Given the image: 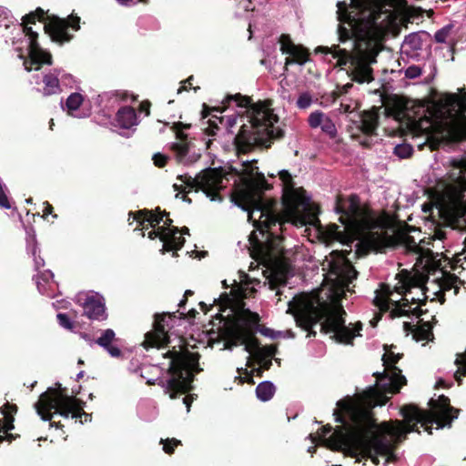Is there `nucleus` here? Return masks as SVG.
I'll return each mask as SVG.
<instances>
[{"instance_id":"4d7b16f0","label":"nucleus","mask_w":466,"mask_h":466,"mask_svg":"<svg viewBox=\"0 0 466 466\" xmlns=\"http://www.w3.org/2000/svg\"><path fill=\"white\" fill-rule=\"evenodd\" d=\"M311 96L309 93H303L299 96L297 100V106L299 108L305 109L311 105Z\"/></svg>"},{"instance_id":"e2e57ef3","label":"nucleus","mask_w":466,"mask_h":466,"mask_svg":"<svg viewBox=\"0 0 466 466\" xmlns=\"http://www.w3.org/2000/svg\"><path fill=\"white\" fill-rule=\"evenodd\" d=\"M422 71L420 66H411L406 69L405 76L409 78H416L421 75Z\"/></svg>"},{"instance_id":"4be33fe9","label":"nucleus","mask_w":466,"mask_h":466,"mask_svg":"<svg viewBox=\"0 0 466 466\" xmlns=\"http://www.w3.org/2000/svg\"><path fill=\"white\" fill-rule=\"evenodd\" d=\"M246 335L243 334V325L239 321V314L235 316L224 329L225 348L231 350L233 347L245 343Z\"/></svg>"},{"instance_id":"338daca9","label":"nucleus","mask_w":466,"mask_h":466,"mask_svg":"<svg viewBox=\"0 0 466 466\" xmlns=\"http://www.w3.org/2000/svg\"><path fill=\"white\" fill-rule=\"evenodd\" d=\"M464 255V252L457 253L451 262V268L453 270H456L458 268L461 267V256Z\"/></svg>"},{"instance_id":"8fccbe9b","label":"nucleus","mask_w":466,"mask_h":466,"mask_svg":"<svg viewBox=\"0 0 466 466\" xmlns=\"http://www.w3.org/2000/svg\"><path fill=\"white\" fill-rule=\"evenodd\" d=\"M452 28H453V25H451V24H449V25L443 26L442 28H441L440 30H438L435 33L434 40L437 43H445L446 39L450 35L451 31L452 30Z\"/></svg>"},{"instance_id":"aec40b11","label":"nucleus","mask_w":466,"mask_h":466,"mask_svg":"<svg viewBox=\"0 0 466 466\" xmlns=\"http://www.w3.org/2000/svg\"><path fill=\"white\" fill-rule=\"evenodd\" d=\"M386 352L382 356L383 366L390 373L392 382V392H399L400 388L407 383L406 378L402 375L401 370L396 366L398 361L403 358V353H394L384 345Z\"/></svg>"},{"instance_id":"412c9836","label":"nucleus","mask_w":466,"mask_h":466,"mask_svg":"<svg viewBox=\"0 0 466 466\" xmlns=\"http://www.w3.org/2000/svg\"><path fill=\"white\" fill-rule=\"evenodd\" d=\"M405 422L401 420H394V428L390 429V431L395 436V440L397 442H402L406 438L407 434L417 431L420 432L417 424L421 423L424 427L425 431L430 434L432 433V424H425L421 420H418L417 419L410 420L407 417H404Z\"/></svg>"},{"instance_id":"dca6fc26","label":"nucleus","mask_w":466,"mask_h":466,"mask_svg":"<svg viewBox=\"0 0 466 466\" xmlns=\"http://www.w3.org/2000/svg\"><path fill=\"white\" fill-rule=\"evenodd\" d=\"M177 178L196 191L202 190L212 201L222 200L219 192L225 187L224 179L228 180L223 168L211 167L203 170L195 177L184 174L177 176Z\"/></svg>"},{"instance_id":"b1692460","label":"nucleus","mask_w":466,"mask_h":466,"mask_svg":"<svg viewBox=\"0 0 466 466\" xmlns=\"http://www.w3.org/2000/svg\"><path fill=\"white\" fill-rule=\"evenodd\" d=\"M316 53L331 54L333 58H337V66H345L350 64L352 66L353 51H349L345 48H340L339 45H333L332 46H318L315 49Z\"/></svg>"},{"instance_id":"c03bdc74","label":"nucleus","mask_w":466,"mask_h":466,"mask_svg":"<svg viewBox=\"0 0 466 466\" xmlns=\"http://www.w3.org/2000/svg\"><path fill=\"white\" fill-rule=\"evenodd\" d=\"M171 149L176 154L177 160L180 162L188 154L189 145H188V143H182V142L174 143L171 146Z\"/></svg>"},{"instance_id":"37998d69","label":"nucleus","mask_w":466,"mask_h":466,"mask_svg":"<svg viewBox=\"0 0 466 466\" xmlns=\"http://www.w3.org/2000/svg\"><path fill=\"white\" fill-rule=\"evenodd\" d=\"M341 423L340 427L343 425V423L341 421H339ZM339 428V426H338L334 431L332 432V427L329 425V424H327L326 426H323L322 429H321V438L326 441L327 443V446L329 448H330L331 450H334V451H340V449H335L331 446L330 444V438L331 436L333 435V433L336 431V430H338ZM341 450H350L351 451V448H341Z\"/></svg>"},{"instance_id":"bb28decb","label":"nucleus","mask_w":466,"mask_h":466,"mask_svg":"<svg viewBox=\"0 0 466 466\" xmlns=\"http://www.w3.org/2000/svg\"><path fill=\"white\" fill-rule=\"evenodd\" d=\"M379 126V113L376 107L363 111L360 114V130L366 136L376 135Z\"/></svg>"},{"instance_id":"f257e3e1","label":"nucleus","mask_w":466,"mask_h":466,"mask_svg":"<svg viewBox=\"0 0 466 466\" xmlns=\"http://www.w3.org/2000/svg\"><path fill=\"white\" fill-rule=\"evenodd\" d=\"M365 405H355L350 400H339V410H334L336 421H341L339 427L330 438V444L335 449L351 448L352 451H365L372 447L377 454L390 459L394 457L396 446L400 443L390 431L394 428L393 421L376 422L372 409L385 405L389 398L370 389L363 396Z\"/></svg>"},{"instance_id":"79ce46f5","label":"nucleus","mask_w":466,"mask_h":466,"mask_svg":"<svg viewBox=\"0 0 466 466\" xmlns=\"http://www.w3.org/2000/svg\"><path fill=\"white\" fill-rule=\"evenodd\" d=\"M18 408L15 404L5 402L1 408L0 412L3 414V422H14L15 415L16 414Z\"/></svg>"},{"instance_id":"ea45409f","label":"nucleus","mask_w":466,"mask_h":466,"mask_svg":"<svg viewBox=\"0 0 466 466\" xmlns=\"http://www.w3.org/2000/svg\"><path fill=\"white\" fill-rule=\"evenodd\" d=\"M406 109V104L400 98H394L392 102L389 104L386 107V111L389 116H392L395 118L400 117Z\"/></svg>"},{"instance_id":"7ed1b4c3","label":"nucleus","mask_w":466,"mask_h":466,"mask_svg":"<svg viewBox=\"0 0 466 466\" xmlns=\"http://www.w3.org/2000/svg\"><path fill=\"white\" fill-rule=\"evenodd\" d=\"M405 0H351L352 7L358 12L351 15L344 2H339L338 26L339 40L345 43L353 35L380 40L385 36L392 19V14L386 7H396Z\"/></svg>"},{"instance_id":"e433bc0d","label":"nucleus","mask_w":466,"mask_h":466,"mask_svg":"<svg viewBox=\"0 0 466 466\" xmlns=\"http://www.w3.org/2000/svg\"><path fill=\"white\" fill-rule=\"evenodd\" d=\"M373 376L376 377L377 379V381H376V384L375 386L373 387V389H376L379 392L382 393L384 396H386L382 391H380L377 386L379 383L382 382L383 380H388L389 382L385 385V388H386V390L390 393H392L394 394L395 392H392V382H391V380H390V373L389 372V370H387L385 369V370L383 372H375L373 373ZM372 389V387H370L367 391L369 390ZM366 392V390L362 393L361 395V403H360L359 405H365L364 403V399H363V396H364V393ZM355 405H357L356 403H354Z\"/></svg>"},{"instance_id":"2f4dec72","label":"nucleus","mask_w":466,"mask_h":466,"mask_svg":"<svg viewBox=\"0 0 466 466\" xmlns=\"http://www.w3.org/2000/svg\"><path fill=\"white\" fill-rule=\"evenodd\" d=\"M117 126L124 129H129L137 124V117L135 109L132 106H122L116 115Z\"/></svg>"},{"instance_id":"c85d7f7f","label":"nucleus","mask_w":466,"mask_h":466,"mask_svg":"<svg viewBox=\"0 0 466 466\" xmlns=\"http://www.w3.org/2000/svg\"><path fill=\"white\" fill-rule=\"evenodd\" d=\"M84 315L90 319H106V309L104 303L95 297H88L83 303Z\"/></svg>"},{"instance_id":"052dcab7","label":"nucleus","mask_w":466,"mask_h":466,"mask_svg":"<svg viewBox=\"0 0 466 466\" xmlns=\"http://www.w3.org/2000/svg\"><path fill=\"white\" fill-rule=\"evenodd\" d=\"M166 231H167L166 227H157V229H153L148 232V238L150 239H155V238H158L163 242Z\"/></svg>"},{"instance_id":"680f3d73","label":"nucleus","mask_w":466,"mask_h":466,"mask_svg":"<svg viewBox=\"0 0 466 466\" xmlns=\"http://www.w3.org/2000/svg\"><path fill=\"white\" fill-rule=\"evenodd\" d=\"M56 318H57L58 323L62 327H64L67 329H73V323L70 320L69 317L66 313H58Z\"/></svg>"},{"instance_id":"a19ab883","label":"nucleus","mask_w":466,"mask_h":466,"mask_svg":"<svg viewBox=\"0 0 466 466\" xmlns=\"http://www.w3.org/2000/svg\"><path fill=\"white\" fill-rule=\"evenodd\" d=\"M84 101V97L80 93H72L66 101L68 114L77 110Z\"/></svg>"},{"instance_id":"473e14b6","label":"nucleus","mask_w":466,"mask_h":466,"mask_svg":"<svg viewBox=\"0 0 466 466\" xmlns=\"http://www.w3.org/2000/svg\"><path fill=\"white\" fill-rule=\"evenodd\" d=\"M289 56L285 59L284 71L289 70V66L292 64L304 65L309 58V52L303 46L297 45L289 54Z\"/></svg>"},{"instance_id":"69168bd1","label":"nucleus","mask_w":466,"mask_h":466,"mask_svg":"<svg viewBox=\"0 0 466 466\" xmlns=\"http://www.w3.org/2000/svg\"><path fill=\"white\" fill-rule=\"evenodd\" d=\"M451 166L454 168L461 169L460 175H464L463 170H466V158H461V159L453 158L451 161Z\"/></svg>"},{"instance_id":"de8ad7c7","label":"nucleus","mask_w":466,"mask_h":466,"mask_svg":"<svg viewBox=\"0 0 466 466\" xmlns=\"http://www.w3.org/2000/svg\"><path fill=\"white\" fill-rule=\"evenodd\" d=\"M321 130L329 136L330 138H335L337 136V128L333 121L326 116L323 123L320 126Z\"/></svg>"},{"instance_id":"13d9d810","label":"nucleus","mask_w":466,"mask_h":466,"mask_svg":"<svg viewBox=\"0 0 466 466\" xmlns=\"http://www.w3.org/2000/svg\"><path fill=\"white\" fill-rule=\"evenodd\" d=\"M0 208L10 209L12 208L9 198L6 195L4 185L0 182Z\"/></svg>"},{"instance_id":"2eb2a0df","label":"nucleus","mask_w":466,"mask_h":466,"mask_svg":"<svg viewBox=\"0 0 466 466\" xmlns=\"http://www.w3.org/2000/svg\"><path fill=\"white\" fill-rule=\"evenodd\" d=\"M335 210L340 215V223L346 225L348 228L356 229L358 232L368 229L369 233L372 231V228H376L375 219L369 209L361 208L358 195H350L347 206H345L342 196H338Z\"/></svg>"},{"instance_id":"39448f33","label":"nucleus","mask_w":466,"mask_h":466,"mask_svg":"<svg viewBox=\"0 0 466 466\" xmlns=\"http://www.w3.org/2000/svg\"><path fill=\"white\" fill-rule=\"evenodd\" d=\"M283 225L284 221L278 213L261 219H254V227L262 239H258L255 233H252L251 244L257 253V259L271 267L280 278L286 279L292 274L293 267L289 258L285 256L284 238L279 233L282 231ZM286 283L284 279L282 284Z\"/></svg>"},{"instance_id":"bf43d9fd","label":"nucleus","mask_w":466,"mask_h":466,"mask_svg":"<svg viewBox=\"0 0 466 466\" xmlns=\"http://www.w3.org/2000/svg\"><path fill=\"white\" fill-rule=\"evenodd\" d=\"M169 157L167 155L161 153H156L153 155L152 160L154 165L157 167H164L168 161Z\"/></svg>"},{"instance_id":"f3484780","label":"nucleus","mask_w":466,"mask_h":466,"mask_svg":"<svg viewBox=\"0 0 466 466\" xmlns=\"http://www.w3.org/2000/svg\"><path fill=\"white\" fill-rule=\"evenodd\" d=\"M30 24L25 23L22 21L21 25L23 26V32L26 36L29 38V45H28V60L24 61V66L25 70L31 71L33 69V66H35V70L40 69V66L43 64L46 65H52V56L49 52L45 51L39 45L37 39H38V34L35 32L31 26H29Z\"/></svg>"},{"instance_id":"c9c22d12","label":"nucleus","mask_w":466,"mask_h":466,"mask_svg":"<svg viewBox=\"0 0 466 466\" xmlns=\"http://www.w3.org/2000/svg\"><path fill=\"white\" fill-rule=\"evenodd\" d=\"M276 391L274 384L270 381L260 382L256 388V395L258 400L268 401L272 399Z\"/></svg>"},{"instance_id":"3c124183","label":"nucleus","mask_w":466,"mask_h":466,"mask_svg":"<svg viewBox=\"0 0 466 466\" xmlns=\"http://www.w3.org/2000/svg\"><path fill=\"white\" fill-rule=\"evenodd\" d=\"M390 306L393 307L391 309H390L389 310L390 319H393L395 318L402 316H410V310H407L406 309H402L401 307H400V302H391Z\"/></svg>"},{"instance_id":"423d86ee","label":"nucleus","mask_w":466,"mask_h":466,"mask_svg":"<svg viewBox=\"0 0 466 466\" xmlns=\"http://www.w3.org/2000/svg\"><path fill=\"white\" fill-rule=\"evenodd\" d=\"M346 311L340 304L318 308L310 306L303 309L297 318L299 326L309 331L308 337L315 336L314 325L321 321L320 331L332 334L330 339L340 344L353 345V339L360 335L362 323L357 321L353 328L346 326Z\"/></svg>"},{"instance_id":"0e129e2a","label":"nucleus","mask_w":466,"mask_h":466,"mask_svg":"<svg viewBox=\"0 0 466 466\" xmlns=\"http://www.w3.org/2000/svg\"><path fill=\"white\" fill-rule=\"evenodd\" d=\"M352 86H353V85L351 83H347V84L343 85L342 86H340L338 91H333L332 92L333 99L336 100L342 95L347 94L352 88Z\"/></svg>"},{"instance_id":"4468645a","label":"nucleus","mask_w":466,"mask_h":466,"mask_svg":"<svg viewBox=\"0 0 466 466\" xmlns=\"http://www.w3.org/2000/svg\"><path fill=\"white\" fill-rule=\"evenodd\" d=\"M367 246L376 251H381L385 248L391 247L394 243L402 245L407 253L418 254L420 258H433V251L424 248L416 242L415 238L406 231H397L395 236H390L385 230L370 231L365 238Z\"/></svg>"},{"instance_id":"9d476101","label":"nucleus","mask_w":466,"mask_h":466,"mask_svg":"<svg viewBox=\"0 0 466 466\" xmlns=\"http://www.w3.org/2000/svg\"><path fill=\"white\" fill-rule=\"evenodd\" d=\"M436 106L441 115L451 119L446 124L443 138L450 143L466 140V92L461 96L444 94L436 101Z\"/></svg>"},{"instance_id":"603ef678","label":"nucleus","mask_w":466,"mask_h":466,"mask_svg":"<svg viewBox=\"0 0 466 466\" xmlns=\"http://www.w3.org/2000/svg\"><path fill=\"white\" fill-rule=\"evenodd\" d=\"M461 284V280L459 277H457L455 274L449 273L446 278L443 279L442 283V289L443 290H450L453 289V287H456V284Z\"/></svg>"},{"instance_id":"1a4fd4ad","label":"nucleus","mask_w":466,"mask_h":466,"mask_svg":"<svg viewBox=\"0 0 466 466\" xmlns=\"http://www.w3.org/2000/svg\"><path fill=\"white\" fill-rule=\"evenodd\" d=\"M384 36L380 40L370 37L360 38L353 35L354 50L352 57V66L347 70V75L350 79L358 84L371 83L374 80L372 65L377 63V56L380 52V44Z\"/></svg>"},{"instance_id":"6e6d98bb","label":"nucleus","mask_w":466,"mask_h":466,"mask_svg":"<svg viewBox=\"0 0 466 466\" xmlns=\"http://www.w3.org/2000/svg\"><path fill=\"white\" fill-rule=\"evenodd\" d=\"M277 351L278 349L276 345H268L261 348L260 352H258V355L271 360L272 358L275 357Z\"/></svg>"},{"instance_id":"a18cd8bd","label":"nucleus","mask_w":466,"mask_h":466,"mask_svg":"<svg viewBox=\"0 0 466 466\" xmlns=\"http://www.w3.org/2000/svg\"><path fill=\"white\" fill-rule=\"evenodd\" d=\"M280 44V51L282 54L289 55L297 45H295L290 38L289 35L282 34L279 40Z\"/></svg>"},{"instance_id":"f8f14e48","label":"nucleus","mask_w":466,"mask_h":466,"mask_svg":"<svg viewBox=\"0 0 466 466\" xmlns=\"http://www.w3.org/2000/svg\"><path fill=\"white\" fill-rule=\"evenodd\" d=\"M45 22L44 30L49 35L51 40L60 46L70 42L74 35L68 32V28L74 31L80 29V17L76 15H70L67 18H60L56 15L47 16L46 21V12L41 7H37L34 12H30L23 16L22 21L27 24H35V22Z\"/></svg>"},{"instance_id":"09e8293b","label":"nucleus","mask_w":466,"mask_h":466,"mask_svg":"<svg viewBox=\"0 0 466 466\" xmlns=\"http://www.w3.org/2000/svg\"><path fill=\"white\" fill-rule=\"evenodd\" d=\"M326 118L325 115L320 111L312 112L309 116V125L312 128H317L321 126L324 119Z\"/></svg>"},{"instance_id":"f704fd0d","label":"nucleus","mask_w":466,"mask_h":466,"mask_svg":"<svg viewBox=\"0 0 466 466\" xmlns=\"http://www.w3.org/2000/svg\"><path fill=\"white\" fill-rule=\"evenodd\" d=\"M53 278L54 274L50 270L40 272L36 276V287L40 293L48 297L52 296V292L48 290V287H50V280H52Z\"/></svg>"},{"instance_id":"72a5a7b5","label":"nucleus","mask_w":466,"mask_h":466,"mask_svg":"<svg viewBox=\"0 0 466 466\" xmlns=\"http://www.w3.org/2000/svg\"><path fill=\"white\" fill-rule=\"evenodd\" d=\"M400 276V285L395 287V290L399 294L406 296L411 288L418 286V282L408 271H401Z\"/></svg>"},{"instance_id":"9b49d317","label":"nucleus","mask_w":466,"mask_h":466,"mask_svg":"<svg viewBox=\"0 0 466 466\" xmlns=\"http://www.w3.org/2000/svg\"><path fill=\"white\" fill-rule=\"evenodd\" d=\"M279 179L282 182V205L287 212L292 216H299L301 212L309 214V218H303L302 224H314L318 221L316 208L310 202L303 187L296 188L293 178L288 170L279 172Z\"/></svg>"},{"instance_id":"5701e85b","label":"nucleus","mask_w":466,"mask_h":466,"mask_svg":"<svg viewBox=\"0 0 466 466\" xmlns=\"http://www.w3.org/2000/svg\"><path fill=\"white\" fill-rule=\"evenodd\" d=\"M246 298V291L243 288H241L238 284L236 283V286L231 289L229 293L223 292L218 298V303L221 307L231 308L233 310L238 311L236 316L239 314L244 308L245 303L243 299Z\"/></svg>"},{"instance_id":"c756f323","label":"nucleus","mask_w":466,"mask_h":466,"mask_svg":"<svg viewBox=\"0 0 466 466\" xmlns=\"http://www.w3.org/2000/svg\"><path fill=\"white\" fill-rule=\"evenodd\" d=\"M114 340H116L115 331L111 329H107L96 339V343L104 348L110 356L119 358L122 355V351L117 346L113 345Z\"/></svg>"},{"instance_id":"774afa93","label":"nucleus","mask_w":466,"mask_h":466,"mask_svg":"<svg viewBox=\"0 0 466 466\" xmlns=\"http://www.w3.org/2000/svg\"><path fill=\"white\" fill-rule=\"evenodd\" d=\"M455 183L460 188L461 194L466 191V177L464 175H459Z\"/></svg>"},{"instance_id":"cd10ccee","label":"nucleus","mask_w":466,"mask_h":466,"mask_svg":"<svg viewBox=\"0 0 466 466\" xmlns=\"http://www.w3.org/2000/svg\"><path fill=\"white\" fill-rule=\"evenodd\" d=\"M60 69H54L44 75L43 76V84L44 87L42 90V94L44 96H49L53 95H57L62 92L61 85H60Z\"/></svg>"},{"instance_id":"6e6552de","label":"nucleus","mask_w":466,"mask_h":466,"mask_svg":"<svg viewBox=\"0 0 466 466\" xmlns=\"http://www.w3.org/2000/svg\"><path fill=\"white\" fill-rule=\"evenodd\" d=\"M56 388H48L39 396L35 409L43 420H50L54 414L68 419H79L81 424L90 421L92 415L84 410L86 402L75 396H69L60 383Z\"/></svg>"},{"instance_id":"0eeeda50","label":"nucleus","mask_w":466,"mask_h":466,"mask_svg":"<svg viewBox=\"0 0 466 466\" xmlns=\"http://www.w3.org/2000/svg\"><path fill=\"white\" fill-rule=\"evenodd\" d=\"M166 356L171 359L167 370L170 378L166 381L161 380L158 384L165 389L166 393L169 394L170 399H177L179 395L193 390L195 374L202 371L199 367L200 355L187 350L178 351L173 349L168 350Z\"/></svg>"},{"instance_id":"f03ea898","label":"nucleus","mask_w":466,"mask_h":466,"mask_svg":"<svg viewBox=\"0 0 466 466\" xmlns=\"http://www.w3.org/2000/svg\"><path fill=\"white\" fill-rule=\"evenodd\" d=\"M235 103L239 108H244V114L240 118H247V123H242L238 134L235 136L233 145L238 156L246 155L257 149L269 148L276 140H280L285 136V131L279 127H275L279 122V116L269 108L271 103L268 100L253 103L248 96L237 93L228 95L222 100V107H209L203 104L202 117L206 118L211 112L222 113Z\"/></svg>"},{"instance_id":"a878e982","label":"nucleus","mask_w":466,"mask_h":466,"mask_svg":"<svg viewBox=\"0 0 466 466\" xmlns=\"http://www.w3.org/2000/svg\"><path fill=\"white\" fill-rule=\"evenodd\" d=\"M179 228L177 227L170 228V232L165 234L163 240L162 253L173 251V257L178 256L177 251L182 248L185 244V238L181 236H177Z\"/></svg>"},{"instance_id":"20e7f679","label":"nucleus","mask_w":466,"mask_h":466,"mask_svg":"<svg viewBox=\"0 0 466 466\" xmlns=\"http://www.w3.org/2000/svg\"><path fill=\"white\" fill-rule=\"evenodd\" d=\"M257 160L243 162V168L238 171L230 167L231 173L239 177L242 181V187L235 189L231 196V200L243 210L248 212V219L254 221V213H259L258 218L261 219L271 215L277 214L278 201L275 198H265L264 192L272 188L268 183L263 173L256 171L255 166Z\"/></svg>"},{"instance_id":"6ab92c4d","label":"nucleus","mask_w":466,"mask_h":466,"mask_svg":"<svg viewBox=\"0 0 466 466\" xmlns=\"http://www.w3.org/2000/svg\"><path fill=\"white\" fill-rule=\"evenodd\" d=\"M178 310L172 313L163 312L155 314V320L153 324L154 329L145 334V340L142 343L146 350H148L149 348H162L169 343V337L165 329L166 318H176V314Z\"/></svg>"},{"instance_id":"49530a36","label":"nucleus","mask_w":466,"mask_h":466,"mask_svg":"<svg viewBox=\"0 0 466 466\" xmlns=\"http://www.w3.org/2000/svg\"><path fill=\"white\" fill-rule=\"evenodd\" d=\"M393 152L400 158H408L413 154V147L409 144H400L394 147Z\"/></svg>"},{"instance_id":"a211bd4d","label":"nucleus","mask_w":466,"mask_h":466,"mask_svg":"<svg viewBox=\"0 0 466 466\" xmlns=\"http://www.w3.org/2000/svg\"><path fill=\"white\" fill-rule=\"evenodd\" d=\"M260 317L258 313L252 312L250 309H243L239 313V321L243 325V334L246 335L244 350L248 353L255 351L260 352V342L256 338L258 330Z\"/></svg>"},{"instance_id":"393cba45","label":"nucleus","mask_w":466,"mask_h":466,"mask_svg":"<svg viewBox=\"0 0 466 466\" xmlns=\"http://www.w3.org/2000/svg\"><path fill=\"white\" fill-rule=\"evenodd\" d=\"M325 233L329 240L350 244L359 232L356 229L346 228V225H344V229H340L337 224H330L327 227Z\"/></svg>"},{"instance_id":"ddd939ff","label":"nucleus","mask_w":466,"mask_h":466,"mask_svg":"<svg viewBox=\"0 0 466 466\" xmlns=\"http://www.w3.org/2000/svg\"><path fill=\"white\" fill-rule=\"evenodd\" d=\"M430 403L432 405L431 410H422L414 405L403 406L401 415L410 420L417 419L425 424L436 423L438 429L450 426L458 417L459 410L451 406L450 399L445 395H441L437 400H431Z\"/></svg>"},{"instance_id":"5fc2aeb1","label":"nucleus","mask_w":466,"mask_h":466,"mask_svg":"<svg viewBox=\"0 0 466 466\" xmlns=\"http://www.w3.org/2000/svg\"><path fill=\"white\" fill-rule=\"evenodd\" d=\"M161 443H163L164 451L167 454H172L175 451V448L178 445H181V441L174 438L161 440Z\"/></svg>"},{"instance_id":"7c9ffc66","label":"nucleus","mask_w":466,"mask_h":466,"mask_svg":"<svg viewBox=\"0 0 466 466\" xmlns=\"http://www.w3.org/2000/svg\"><path fill=\"white\" fill-rule=\"evenodd\" d=\"M128 215L129 217H133V219L136 220L139 226H143L145 222H147L148 225L146 227V229L148 228V226L155 228L163 220V215L156 214V211L146 208L136 212L130 211ZM143 228H145V227H143Z\"/></svg>"},{"instance_id":"58836bf2","label":"nucleus","mask_w":466,"mask_h":466,"mask_svg":"<svg viewBox=\"0 0 466 466\" xmlns=\"http://www.w3.org/2000/svg\"><path fill=\"white\" fill-rule=\"evenodd\" d=\"M382 287L386 288V294L385 296L380 295L377 292V295L373 300V303L376 307L380 309L381 312H388L390 309V303L392 302V299L390 298V290L389 287L382 284Z\"/></svg>"},{"instance_id":"4c0bfd02","label":"nucleus","mask_w":466,"mask_h":466,"mask_svg":"<svg viewBox=\"0 0 466 466\" xmlns=\"http://www.w3.org/2000/svg\"><path fill=\"white\" fill-rule=\"evenodd\" d=\"M414 339L417 341L431 340L433 339L432 327L429 321L423 322L414 330Z\"/></svg>"},{"instance_id":"864d4df0","label":"nucleus","mask_w":466,"mask_h":466,"mask_svg":"<svg viewBox=\"0 0 466 466\" xmlns=\"http://www.w3.org/2000/svg\"><path fill=\"white\" fill-rule=\"evenodd\" d=\"M213 117H215L216 120L209 119L208 121V127L204 128L205 134L208 135V137L216 136L217 131L219 130V127H218V121L219 123L222 122V117H218L217 116H213Z\"/></svg>"}]
</instances>
